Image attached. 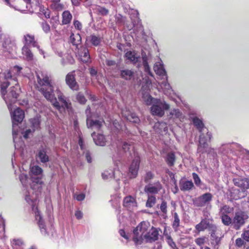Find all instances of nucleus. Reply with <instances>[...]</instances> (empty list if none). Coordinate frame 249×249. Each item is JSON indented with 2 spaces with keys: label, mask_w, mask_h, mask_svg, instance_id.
<instances>
[{
  "label": "nucleus",
  "mask_w": 249,
  "mask_h": 249,
  "mask_svg": "<svg viewBox=\"0 0 249 249\" xmlns=\"http://www.w3.org/2000/svg\"><path fill=\"white\" fill-rule=\"evenodd\" d=\"M102 38L100 36L91 35L87 38V41L95 46H98L101 42Z\"/></svg>",
  "instance_id": "27"
},
{
  "label": "nucleus",
  "mask_w": 249,
  "mask_h": 249,
  "mask_svg": "<svg viewBox=\"0 0 249 249\" xmlns=\"http://www.w3.org/2000/svg\"><path fill=\"white\" fill-rule=\"evenodd\" d=\"M39 8L40 13L43 15L46 18H50V11L48 8L43 6H39Z\"/></svg>",
  "instance_id": "51"
},
{
  "label": "nucleus",
  "mask_w": 249,
  "mask_h": 249,
  "mask_svg": "<svg viewBox=\"0 0 249 249\" xmlns=\"http://www.w3.org/2000/svg\"><path fill=\"white\" fill-rule=\"evenodd\" d=\"M126 59L133 64H136L139 62L141 59L140 55L135 51L127 52L125 54Z\"/></svg>",
  "instance_id": "23"
},
{
  "label": "nucleus",
  "mask_w": 249,
  "mask_h": 249,
  "mask_svg": "<svg viewBox=\"0 0 249 249\" xmlns=\"http://www.w3.org/2000/svg\"><path fill=\"white\" fill-rule=\"evenodd\" d=\"M241 237L243 240L249 242V230H243Z\"/></svg>",
  "instance_id": "59"
},
{
  "label": "nucleus",
  "mask_w": 249,
  "mask_h": 249,
  "mask_svg": "<svg viewBox=\"0 0 249 249\" xmlns=\"http://www.w3.org/2000/svg\"><path fill=\"white\" fill-rule=\"evenodd\" d=\"M128 14L132 21V25L129 27L127 26L129 30L135 28L137 36H142L144 35L143 27L141 21L139 17V13L135 9H130Z\"/></svg>",
  "instance_id": "4"
},
{
  "label": "nucleus",
  "mask_w": 249,
  "mask_h": 249,
  "mask_svg": "<svg viewBox=\"0 0 249 249\" xmlns=\"http://www.w3.org/2000/svg\"><path fill=\"white\" fill-rule=\"evenodd\" d=\"M55 94L58 97L59 101L62 104V107L64 108H69V105L66 101V98L61 92L59 89H57L55 91Z\"/></svg>",
  "instance_id": "29"
},
{
  "label": "nucleus",
  "mask_w": 249,
  "mask_h": 249,
  "mask_svg": "<svg viewBox=\"0 0 249 249\" xmlns=\"http://www.w3.org/2000/svg\"><path fill=\"white\" fill-rule=\"evenodd\" d=\"M180 223V222L179 216L177 213L175 212L173 213V220L172 224V228L175 231H178Z\"/></svg>",
  "instance_id": "33"
},
{
  "label": "nucleus",
  "mask_w": 249,
  "mask_h": 249,
  "mask_svg": "<svg viewBox=\"0 0 249 249\" xmlns=\"http://www.w3.org/2000/svg\"><path fill=\"white\" fill-rule=\"evenodd\" d=\"M156 197L152 195H148V199L146 203V206L148 208L152 207L156 203Z\"/></svg>",
  "instance_id": "45"
},
{
  "label": "nucleus",
  "mask_w": 249,
  "mask_h": 249,
  "mask_svg": "<svg viewBox=\"0 0 249 249\" xmlns=\"http://www.w3.org/2000/svg\"><path fill=\"white\" fill-rule=\"evenodd\" d=\"M169 107V105L164 100L155 99L151 107V112L153 115L161 117L164 115L165 110H168Z\"/></svg>",
  "instance_id": "5"
},
{
  "label": "nucleus",
  "mask_w": 249,
  "mask_h": 249,
  "mask_svg": "<svg viewBox=\"0 0 249 249\" xmlns=\"http://www.w3.org/2000/svg\"><path fill=\"white\" fill-rule=\"evenodd\" d=\"M11 118L13 123V141L15 143V146L16 147L17 144L16 142V136L18 135V133L16 130V126L18 125V123H21L23 118H24V111L20 109L19 107H17L14 110L13 112H12V110H10Z\"/></svg>",
  "instance_id": "6"
},
{
  "label": "nucleus",
  "mask_w": 249,
  "mask_h": 249,
  "mask_svg": "<svg viewBox=\"0 0 249 249\" xmlns=\"http://www.w3.org/2000/svg\"><path fill=\"white\" fill-rule=\"evenodd\" d=\"M167 204L165 200H163L160 205V209L161 212L163 213V215H166L167 213Z\"/></svg>",
  "instance_id": "54"
},
{
  "label": "nucleus",
  "mask_w": 249,
  "mask_h": 249,
  "mask_svg": "<svg viewBox=\"0 0 249 249\" xmlns=\"http://www.w3.org/2000/svg\"><path fill=\"white\" fill-rule=\"evenodd\" d=\"M222 223L225 226H229L231 224L232 225V220L228 215V214L220 215Z\"/></svg>",
  "instance_id": "42"
},
{
  "label": "nucleus",
  "mask_w": 249,
  "mask_h": 249,
  "mask_svg": "<svg viewBox=\"0 0 249 249\" xmlns=\"http://www.w3.org/2000/svg\"><path fill=\"white\" fill-rule=\"evenodd\" d=\"M122 148L126 156H130L134 158L129 171L130 178H134L137 176L139 169L140 158L138 153L135 151L133 144L124 142L122 146Z\"/></svg>",
  "instance_id": "3"
},
{
  "label": "nucleus",
  "mask_w": 249,
  "mask_h": 249,
  "mask_svg": "<svg viewBox=\"0 0 249 249\" xmlns=\"http://www.w3.org/2000/svg\"><path fill=\"white\" fill-rule=\"evenodd\" d=\"M77 50L76 53L78 54L80 60L84 63L88 62L90 59L88 50L86 48L81 46H80V48Z\"/></svg>",
  "instance_id": "18"
},
{
  "label": "nucleus",
  "mask_w": 249,
  "mask_h": 249,
  "mask_svg": "<svg viewBox=\"0 0 249 249\" xmlns=\"http://www.w3.org/2000/svg\"><path fill=\"white\" fill-rule=\"evenodd\" d=\"M233 211V208L225 205L221 207L219 210V215L221 214H227L232 213Z\"/></svg>",
  "instance_id": "43"
},
{
  "label": "nucleus",
  "mask_w": 249,
  "mask_h": 249,
  "mask_svg": "<svg viewBox=\"0 0 249 249\" xmlns=\"http://www.w3.org/2000/svg\"><path fill=\"white\" fill-rule=\"evenodd\" d=\"M36 159L39 160L42 163H46L49 160V158L47 154L46 149L45 148L39 149L36 153Z\"/></svg>",
  "instance_id": "22"
},
{
  "label": "nucleus",
  "mask_w": 249,
  "mask_h": 249,
  "mask_svg": "<svg viewBox=\"0 0 249 249\" xmlns=\"http://www.w3.org/2000/svg\"><path fill=\"white\" fill-rule=\"evenodd\" d=\"M211 224L210 220L209 219H203L201 222L197 224L195 228L198 232H200L205 231L206 229H208L210 224Z\"/></svg>",
  "instance_id": "26"
},
{
  "label": "nucleus",
  "mask_w": 249,
  "mask_h": 249,
  "mask_svg": "<svg viewBox=\"0 0 249 249\" xmlns=\"http://www.w3.org/2000/svg\"><path fill=\"white\" fill-rule=\"evenodd\" d=\"M194 185L192 181H184L180 182V188L181 191H186L191 190Z\"/></svg>",
  "instance_id": "32"
},
{
  "label": "nucleus",
  "mask_w": 249,
  "mask_h": 249,
  "mask_svg": "<svg viewBox=\"0 0 249 249\" xmlns=\"http://www.w3.org/2000/svg\"><path fill=\"white\" fill-rule=\"evenodd\" d=\"M112 125L113 127H114V129L116 130V131H120V130H123V124H120L117 120H115L112 122Z\"/></svg>",
  "instance_id": "53"
},
{
  "label": "nucleus",
  "mask_w": 249,
  "mask_h": 249,
  "mask_svg": "<svg viewBox=\"0 0 249 249\" xmlns=\"http://www.w3.org/2000/svg\"><path fill=\"white\" fill-rule=\"evenodd\" d=\"M70 41L73 45L75 46L76 49H79L78 45L81 42V37L79 34L75 35L72 34L70 36Z\"/></svg>",
  "instance_id": "31"
},
{
  "label": "nucleus",
  "mask_w": 249,
  "mask_h": 249,
  "mask_svg": "<svg viewBox=\"0 0 249 249\" xmlns=\"http://www.w3.org/2000/svg\"><path fill=\"white\" fill-rule=\"evenodd\" d=\"M123 205L128 210L133 211L137 208V203L134 197L131 196H128L124 198Z\"/></svg>",
  "instance_id": "14"
},
{
  "label": "nucleus",
  "mask_w": 249,
  "mask_h": 249,
  "mask_svg": "<svg viewBox=\"0 0 249 249\" xmlns=\"http://www.w3.org/2000/svg\"><path fill=\"white\" fill-rule=\"evenodd\" d=\"M62 23L67 24L71 22L72 15L69 11H65L62 14Z\"/></svg>",
  "instance_id": "39"
},
{
  "label": "nucleus",
  "mask_w": 249,
  "mask_h": 249,
  "mask_svg": "<svg viewBox=\"0 0 249 249\" xmlns=\"http://www.w3.org/2000/svg\"><path fill=\"white\" fill-rule=\"evenodd\" d=\"M76 100L79 103H80L81 104H85L87 101L84 95L80 92L78 93L77 94Z\"/></svg>",
  "instance_id": "55"
},
{
  "label": "nucleus",
  "mask_w": 249,
  "mask_h": 249,
  "mask_svg": "<svg viewBox=\"0 0 249 249\" xmlns=\"http://www.w3.org/2000/svg\"><path fill=\"white\" fill-rule=\"evenodd\" d=\"M31 122L32 124V126L34 127L33 131L35 130V129L38 128L39 126V122L38 119L34 118L31 120Z\"/></svg>",
  "instance_id": "61"
},
{
  "label": "nucleus",
  "mask_w": 249,
  "mask_h": 249,
  "mask_svg": "<svg viewBox=\"0 0 249 249\" xmlns=\"http://www.w3.org/2000/svg\"><path fill=\"white\" fill-rule=\"evenodd\" d=\"M91 136L96 145L103 146L106 144L107 140L103 135L100 134L95 135V132H93Z\"/></svg>",
  "instance_id": "25"
},
{
  "label": "nucleus",
  "mask_w": 249,
  "mask_h": 249,
  "mask_svg": "<svg viewBox=\"0 0 249 249\" xmlns=\"http://www.w3.org/2000/svg\"><path fill=\"white\" fill-rule=\"evenodd\" d=\"M154 70L156 73L160 76H166V72L163 67V64L160 59L155 63L154 66Z\"/></svg>",
  "instance_id": "21"
},
{
  "label": "nucleus",
  "mask_w": 249,
  "mask_h": 249,
  "mask_svg": "<svg viewBox=\"0 0 249 249\" xmlns=\"http://www.w3.org/2000/svg\"><path fill=\"white\" fill-rule=\"evenodd\" d=\"M210 231L211 236H215V235L218 234V232L220 231L219 228L214 224L211 223L208 228Z\"/></svg>",
  "instance_id": "44"
},
{
  "label": "nucleus",
  "mask_w": 249,
  "mask_h": 249,
  "mask_svg": "<svg viewBox=\"0 0 249 249\" xmlns=\"http://www.w3.org/2000/svg\"><path fill=\"white\" fill-rule=\"evenodd\" d=\"M193 123L197 129L199 130L200 133L202 132H205V130H207V129L204 128V124L202 121L198 118L197 117H194L192 118Z\"/></svg>",
  "instance_id": "28"
},
{
  "label": "nucleus",
  "mask_w": 249,
  "mask_h": 249,
  "mask_svg": "<svg viewBox=\"0 0 249 249\" xmlns=\"http://www.w3.org/2000/svg\"><path fill=\"white\" fill-rule=\"evenodd\" d=\"M41 27L43 31L48 34L50 32V26L49 24L46 21H43L41 23Z\"/></svg>",
  "instance_id": "56"
},
{
  "label": "nucleus",
  "mask_w": 249,
  "mask_h": 249,
  "mask_svg": "<svg viewBox=\"0 0 249 249\" xmlns=\"http://www.w3.org/2000/svg\"><path fill=\"white\" fill-rule=\"evenodd\" d=\"M0 82L1 83V93L3 97L6 93V89L11 84L13 83V82L11 80V79H5L4 76L2 75L1 73H0Z\"/></svg>",
  "instance_id": "20"
},
{
  "label": "nucleus",
  "mask_w": 249,
  "mask_h": 249,
  "mask_svg": "<svg viewBox=\"0 0 249 249\" xmlns=\"http://www.w3.org/2000/svg\"><path fill=\"white\" fill-rule=\"evenodd\" d=\"M206 132V135H205L203 133H201L199 136V144L197 147V153L200 154H203L205 152H207V150L208 144L207 143L208 141H210L212 138V135L207 130H205Z\"/></svg>",
  "instance_id": "8"
},
{
  "label": "nucleus",
  "mask_w": 249,
  "mask_h": 249,
  "mask_svg": "<svg viewBox=\"0 0 249 249\" xmlns=\"http://www.w3.org/2000/svg\"><path fill=\"white\" fill-rule=\"evenodd\" d=\"M170 114L177 118L181 119L182 117V114L178 109L172 110L170 112Z\"/></svg>",
  "instance_id": "52"
},
{
  "label": "nucleus",
  "mask_w": 249,
  "mask_h": 249,
  "mask_svg": "<svg viewBox=\"0 0 249 249\" xmlns=\"http://www.w3.org/2000/svg\"><path fill=\"white\" fill-rule=\"evenodd\" d=\"M20 181L24 186H26V181L27 180L28 177L27 175L21 174L19 177Z\"/></svg>",
  "instance_id": "60"
},
{
  "label": "nucleus",
  "mask_w": 249,
  "mask_h": 249,
  "mask_svg": "<svg viewBox=\"0 0 249 249\" xmlns=\"http://www.w3.org/2000/svg\"><path fill=\"white\" fill-rule=\"evenodd\" d=\"M12 84L14 85V86L11 87L10 91L8 96L6 97L5 96L3 97L8 106L9 110H12V104L16 102L20 91V89L17 82H13Z\"/></svg>",
  "instance_id": "7"
},
{
  "label": "nucleus",
  "mask_w": 249,
  "mask_h": 249,
  "mask_svg": "<svg viewBox=\"0 0 249 249\" xmlns=\"http://www.w3.org/2000/svg\"><path fill=\"white\" fill-rule=\"evenodd\" d=\"M22 68L18 66H15L12 68L9 71L2 73V75L6 79H11V80L14 82H17L16 76L19 75L21 72Z\"/></svg>",
  "instance_id": "11"
},
{
  "label": "nucleus",
  "mask_w": 249,
  "mask_h": 249,
  "mask_svg": "<svg viewBox=\"0 0 249 249\" xmlns=\"http://www.w3.org/2000/svg\"><path fill=\"white\" fill-rule=\"evenodd\" d=\"M134 72L128 69H125L121 71V76L122 78H124L126 80L131 79L133 77Z\"/></svg>",
  "instance_id": "34"
},
{
  "label": "nucleus",
  "mask_w": 249,
  "mask_h": 249,
  "mask_svg": "<svg viewBox=\"0 0 249 249\" xmlns=\"http://www.w3.org/2000/svg\"><path fill=\"white\" fill-rule=\"evenodd\" d=\"M66 82L71 89L74 90L78 89L79 86L75 80L74 72H70L66 75Z\"/></svg>",
  "instance_id": "15"
},
{
  "label": "nucleus",
  "mask_w": 249,
  "mask_h": 249,
  "mask_svg": "<svg viewBox=\"0 0 249 249\" xmlns=\"http://www.w3.org/2000/svg\"><path fill=\"white\" fill-rule=\"evenodd\" d=\"M213 198L212 195L206 193L193 199V204L197 207H204L210 203Z\"/></svg>",
  "instance_id": "10"
},
{
  "label": "nucleus",
  "mask_w": 249,
  "mask_h": 249,
  "mask_svg": "<svg viewBox=\"0 0 249 249\" xmlns=\"http://www.w3.org/2000/svg\"><path fill=\"white\" fill-rule=\"evenodd\" d=\"M12 246L14 248L16 246H20L23 244V242L19 239H14L12 242Z\"/></svg>",
  "instance_id": "63"
},
{
  "label": "nucleus",
  "mask_w": 249,
  "mask_h": 249,
  "mask_svg": "<svg viewBox=\"0 0 249 249\" xmlns=\"http://www.w3.org/2000/svg\"><path fill=\"white\" fill-rule=\"evenodd\" d=\"M122 115L127 120L134 123H138L140 119L135 113L126 109L122 110Z\"/></svg>",
  "instance_id": "19"
},
{
  "label": "nucleus",
  "mask_w": 249,
  "mask_h": 249,
  "mask_svg": "<svg viewBox=\"0 0 249 249\" xmlns=\"http://www.w3.org/2000/svg\"><path fill=\"white\" fill-rule=\"evenodd\" d=\"M22 53L26 60L31 61L33 59L34 55L27 46L24 45L22 47Z\"/></svg>",
  "instance_id": "30"
},
{
  "label": "nucleus",
  "mask_w": 249,
  "mask_h": 249,
  "mask_svg": "<svg viewBox=\"0 0 249 249\" xmlns=\"http://www.w3.org/2000/svg\"><path fill=\"white\" fill-rule=\"evenodd\" d=\"M153 174L151 172H148L144 178V180L146 183H147L153 178Z\"/></svg>",
  "instance_id": "62"
},
{
  "label": "nucleus",
  "mask_w": 249,
  "mask_h": 249,
  "mask_svg": "<svg viewBox=\"0 0 249 249\" xmlns=\"http://www.w3.org/2000/svg\"><path fill=\"white\" fill-rule=\"evenodd\" d=\"M160 86L163 89L165 94L167 95L168 93H170V92L172 91L170 85L166 82H162Z\"/></svg>",
  "instance_id": "48"
},
{
  "label": "nucleus",
  "mask_w": 249,
  "mask_h": 249,
  "mask_svg": "<svg viewBox=\"0 0 249 249\" xmlns=\"http://www.w3.org/2000/svg\"><path fill=\"white\" fill-rule=\"evenodd\" d=\"M32 211L35 214L36 220L38 221V226L40 229L42 233L46 234L47 232L44 221L42 219V217L39 213V212L38 211L37 208L36 207H35V205H33Z\"/></svg>",
  "instance_id": "16"
},
{
  "label": "nucleus",
  "mask_w": 249,
  "mask_h": 249,
  "mask_svg": "<svg viewBox=\"0 0 249 249\" xmlns=\"http://www.w3.org/2000/svg\"><path fill=\"white\" fill-rule=\"evenodd\" d=\"M38 84L41 87L40 91L45 98L50 101L53 106L57 109L60 108L59 103L54 97L53 92V86L51 80L47 74L42 71H38L36 72Z\"/></svg>",
  "instance_id": "2"
},
{
  "label": "nucleus",
  "mask_w": 249,
  "mask_h": 249,
  "mask_svg": "<svg viewBox=\"0 0 249 249\" xmlns=\"http://www.w3.org/2000/svg\"><path fill=\"white\" fill-rule=\"evenodd\" d=\"M142 63L144 69V71L147 73V74L151 76H153V74L150 71V67L147 62V57L146 55H142Z\"/></svg>",
  "instance_id": "38"
},
{
  "label": "nucleus",
  "mask_w": 249,
  "mask_h": 249,
  "mask_svg": "<svg viewBox=\"0 0 249 249\" xmlns=\"http://www.w3.org/2000/svg\"><path fill=\"white\" fill-rule=\"evenodd\" d=\"M175 160V155L173 152H169L167 154L166 161L169 166H172L174 165Z\"/></svg>",
  "instance_id": "41"
},
{
  "label": "nucleus",
  "mask_w": 249,
  "mask_h": 249,
  "mask_svg": "<svg viewBox=\"0 0 249 249\" xmlns=\"http://www.w3.org/2000/svg\"><path fill=\"white\" fill-rule=\"evenodd\" d=\"M148 224L143 222L141 223L134 230L133 241L136 246L140 245L145 242H152L157 240L159 238V231L152 228L149 232H146Z\"/></svg>",
  "instance_id": "1"
},
{
  "label": "nucleus",
  "mask_w": 249,
  "mask_h": 249,
  "mask_svg": "<svg viewBox=\"0 0 249 249\" xmlns=\"http://www.w3.org/2000/svg\"><path fill=\"white\" fill-rule=\"evenodd\" d=\"M5 222L4 219L0 216V236L4 233Z\"/></svg>",
  "instance_id": "58"
},
{
  "label": "nucleus",
  "mask_w": 249,
  "mask_h": 249,
  "mask_svg": "<svg viewBox=\"0 0 249 249\" xmlns=\"http://www.w3.org/2000/svg\"><path fill=\"white\" fill-rule=\"evenodd\" d=\"M30 172L32 175L42 176L43 170L39 166L34 165L30 167Z\"/></svg>",
  "instance_id": "37"
},
{
  "label": "nucleus",
  "mask_w": 249,
  "mask_h": 249,
  "mask_svg": "<svg viewBox=\"0 0 249 249\" xmlns=\"http://www.w3.org/2000/svg\"><path fill=\"white\" fill-rule=\"evenodd\" d=\"M31 178L33 180V184L31 185L32 189L33 190L37 189L38 190H40L41 187V185L42 184L41 178L39 177L34 178L32 176Z\"/></svg>",
  "instance_id": "36"
},
{
  "label": "nucleus",
  "mask_w": 249,
  "mask_h": 249,
  "mask_svg": "<svg viewBox=\"0 0 249 249\" xmlns=\"http://www.w3.org/2000/svg\"><path fill=\"white\" fill-rule=\"evenodd\" d=\"M212 238V244L213 246L214 249H218L221 241V238L215 235V236H211Z\"/></svg>",
  "instance_id": "46"
},
{
  "label": "nucleus",
  "mask_w": 249,
  "mask_h": 249,
  "mask_svg": "<svg viewBox=\"0 0 249 249\" xmlns=\"http://www.w3.org/2000/svg\"><path fill=\"white\" fill-rule=\"evenodd\" d=\"M102 176L104 179H107L114 177V174L112 171H111V173L108 172V171H105L102 173Z\"/></svg>",
  "instance_id": "57"
},
{
  "label": "nucleus",
  "mask_w": 249,
  "mask_h": 249,
  "mask_svg": "<svg viewBox=\"0 0 249 249\" xmlns=\"http://www.w3.org/2000/svg\"><path fill=\"white\" fill-rule=\"evenodd\" d=\"M142 97L146 104L147 105H150L151 104L152 105L153 104L154 100L155 99H157L156 98L152 97V96L149 94H143Z\"/></svg>",
  "instance_id": "49"
},
{
  "label": "nucleus",
  "mask_w": 249,
  "mask_h": 249,
  "mask_svg": "<svg viewBox=\"0 0 249 249\" xmlns=\"http://www.w3.org/2000/svg\"><path fill=\"white\" fill-rule=\"evenodd\" d=\"M161 189V185L160 182H157L154 185L149 184L144 188V191L146 193L151 194H157Z\"/></svg>",
  "instance_id": "24"
},
{
  "label": "nucleus",
  "mask_w": 249,
  "mask_h": 249,
  "mask_svg": "<svg viewBox=\"0 0 249 249\" xmlns=\"http://www.w3.org/2000/svg\"><path fill=\"white\" fill-rule=\"evenodd\" d=\"M193 178L194 180V182L196 184V185L197 186H199L202 189H204V187L202 186L203 185V183L201 182V181L200 180V178L198 176V175L195 173H193L192 174Z\"/></svg>",
  "instance_id": "47"
},
{
  "label": "nucleus",
  "mask_w": 249,
  "mask_h": 249,
  "mask_svg": "<svg viewBox=\"0 0 249 249\" xmlns=\"http://www.w3.org/2000/svg\"><path fill=\"white\" fill-rule=\"evenodd\" d=\"M23 38L25 44L24 45H31L34 47H36L38 49L40 54H44V51L39 48V46L38 45L37 42L35 40L34 35L26 34L24 36Z\"/></svg>",
  "instance_id": "12"
},
{
  "label": "nucleus",
  "mask_w": 249,
  "mask_h": 249,
  "mask_svg": "<svg viewBox=\"0 0 249 249\" xmlns=\"http://www.w3.org/2000/svg\"><path fill=\"white\" fill-rule=\"evenodd\" d=\"M90 112V107H88L86 113L87 115V125L88 128H95L99 129L102 126V122L99 120H93L89 116L88 113Z\"/></svg>",
  "instance_id": "13"
},
{
  "label": "nucleus",
  "mask_w": 249,
  "mask_h": 249,
  "mask_svg": "<svg viewBox=\"0 0 249 249\" xmlns=\"http://www.w3.org/2000/svg\"><path fill=\"white\" fill-rule=\"evenodd\" d=\"M207 238L205 236H202L196 238L195 242L196 244L200 247H203V245L205 244Z\"/></svg>",
  "instance_id": "50"
},
{
  "label": "nucleus",
  "mask_w": 249,
  "mask_h": 249,
  "mask_svg": "<svg viewBox=\"0 0 249 249\" xmlns=\"http://www.w3.org/2000/svg\"><path fill=\"white\" fill-rule=\"evenodd\" d=\"M234 184L245 191L249 188V179L248 178H236L233 179Z\"/></svg>",
  "instance_id": "17"
},
{
  "label": "nucleus",
  "mask_w": 249,
  "mask_h": 249,
  "mask_svg": "<svg viewBox=\"0 0 249 249\" xmlns=\"http://www.w3.org/2000/svg\"><path fill=\"white\" fill-rule=\"evenodd\" d=\"M164 235L165 236L166 241L168 245L172 249H178V247L176 246L175 242L173 241L171 236L170 235H169L167 233H166L165 231L164 232Z\"/></svg>",
  "instance_id": "40"
},
{
  "label": "nucleus",
  "mask_w": 249,
  "mask_h": 249,
  "mask_svg": "<svg viewBox=\"0 0 249 249\" xmlns=\"http://www.w3.org/2000/svg\"><path fill=\"white\" fill-rule=\"evenodd\" d=\"M248 218L249 216L245 212L242 211L236 212L232 219L233 228L236 230H239Z\"/></svg>",
  "instance_id": "9"
},
{
  "label": "nucleus",
  "mask_w": 249,
  "mask_h": 249,
  "mask_svg": "<svg viewBox=\"0 0 249 249\" xmlns=\"http://www.w3.org/2000/svg\"><path fill=\"white\" fill-rule=\"evenodd\" d=\"M15 46V43L11 40L9 37L4 38L2 43V47L7 51H9Z\"/></svg>",
  "instance_id": "35"
},
{
  "label": "nucleus",
  "mask_w": 249,
  "mask_h": 249,
  "mask_svg": "<svg viewBox=\"0 0 249 249\" xmlns=\"http://www.w3.org/2000/svg\"><path fill=\"white\" fill-rule=\"evenodd\" d=\"M116 21L118 23L124 24L125 21V18L122 15L118 14L116 16Z\"/></svg>",
  "instance_id": "64"
}]
</instances>
